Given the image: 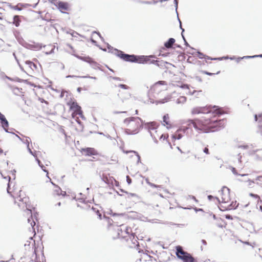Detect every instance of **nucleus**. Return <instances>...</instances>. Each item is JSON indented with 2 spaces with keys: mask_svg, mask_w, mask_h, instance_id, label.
<instances>
[{
  "mask_svg": "<svg viewBox=\"0 0 262 262\" xmlns=\"http://www.w3.org/2000/svg\"><path fill=\"white\" fill-rule=\"evenodd\" d=\"M9 88L12 90L13 93L16 96H19V94H23V89L22 88H19L17 86L12 85L9 83L7 84Z\"/></svg>",
  "mask_w": 262,
  "mask_h": 262,
  "instance_id": "13",
  "label": "nucleus"
},
{
  "mask_svg": "<svg viewBox=\"0 0 262 262\" xmlns=\"http://www.w3.org/2000/svg\"><path fill=\"white\" fill-rule=\"evenodd\" d=\"M91 58L92 57H90L89 56H82V58H80V60L89 63L90 62L89 61L91 59Z\"/></svg>",
  "mask_w": 262,
  "mask_h": 262,
  "instance_id": "45",
  "label": "nucleus"
},
{
  "mask_svg": "<svg viewBox=\"0 0 262 262\" xmlns=\"http://www.w3.org/2000/svg\"><path fill=\"white\" fill-rule=\"evenodd\" d=\"M176 252L175 254L177 258L179 259L182 260V257H185L188 255V252L183 250V247L181 246L178 245L175 247Z\"/></svg>",
  "mask_w": 262,
  "mask_h": 262,
  "instance_id": "11",
  "label": "nucleus"
},
{
  "mask_svg": "<svg viewBox=\"0 0 262 262\" xmlns=\"http://www.w3.org/2000/svg\"><path fill=\"white\" fill-rule=\"evenodd\" d=\"M196 51V53H197V57L199 58V59H207L206 58V56H208L207 55L204 54V53H202L201 52H200V51L199 50H195Z\"/></svg>",
  "mask_w": 262,
  "mask_h": 262,
  "instance_id": "39",
  "label": "nucleus"
},
{
  "mask_svg": "<svg viewBox=\"0 0 262 262\" xmlns=\"http://www.w3.org/2000/svg\"><path fill=\"white\" fill-rule=\"evenodd\" d=\"M97 34L98 35V37H100V38L101 39L102 41H103L104 43V42H105L104 41V38L102 36V35H101L99 31H93L92 32V34Z\"/></svg>",
  "mask_w": 262,
  "mask_h": 262,
  "instance_id": "48",
  "label": "nucleus"
},
{
  "mask_svg": "<svg viewBox=\"0 0 262 262\" xmlns=\"http://www.w3.org/2000/svg\"><path fill=\"white\" fill-rule=\"evenodd\" d=\"M40 18L43 20H45L47 22H51V23H53L54 21H55V19H48L46 17H44L42 15H40Z\"/></svg>",
  "mask_w": 262,
  "mask_h": 262,
  "instance_id": "52",
  "label": "nucleus"
},
{
  "mask_svg": "<svg viewBox=\"0 0 262 262\" xmlns=\"http://www.w3.org/2000/svg\"><path fill=\"white\" fill-rule=\"evenodd\" d=\"M173 3H174V8H175V10H176V12L177 13V19L179 21H181L180 19L179 18V16H178V2L177 1V0H174L173 1Z\"/></svg>",
  "mask_w": 262,
  "mask_h": 262,
  "instance_id": "43",
  "label": "nucleus"
},
{
  "mask_svg": "<svg viewBox=\"0 0 262 262\" xmlns=\"http://www.w3.org/2000/svg\"><path fill=\"white\" fill-rule=\"evenodd\" d=\"M21 190H19V195L18 197L19 198V201H21L23 202V204L24 205L26 208V210L29 211L30 213H31V215H33V213L34 212H36L35 211V208L34 207H33L31 206L30 204H27L26 200L25 201V198H21Z\"/></svg>",
  "mask_w": 262,
  "mask_h": 262,
  "instance_id": "8",
  "label": "nucleus"
},
{
  "mask_svg": "<svg viewBox=\"0 0 262 262\" xmlns=\"http://www.w3.org/2000/svg\"><path fill=\"white\" fill-rule=\"evenodd\" d=\"M183 135L180 134H173L171 136V138L174 140H180L183 137Z\"/></svg>",
  "mask_w": 262,
  "mask_h": 262,
  "instance_id": "44",
  "label": "nucleus"
},
{
  "mask_svg": "<svg viewBox=\"0 0 262 262\" xmlns=\"http://www.w3.org/2000/svg\"><path fill=\"white\" fill-rule=\"evenodd\" d=\"M55 189L53 191V194L57 196L61 195L63 197H64L67 195V193L66 191H63L60 187L57 186Z\"/></svg>",
  "mask_w": 262,
  "mask_h": 262,
  "instance_id": "17",
  "label": "nucleus"
},
{
  "mask_svg": "<svg viewBox=\"0 0 262 262\" xmlns=\"http://www.w3.org/2000/svg\"><path fill=\"white\" fill-rule=\"evenodd\" d=\"M31 140L30 137H25V144L27 146V148L28 151L29 152L30 154L31 155H33V151L32 150L31 148L30 147V144L31 143Z\"/></svg>",
  "mask_w": 262,
  "mask_h": 262,
  "instance_id": "21",
  "label": "nucleus"
},
{
  "mask_svg": "<svg viewBox=\"0 0 262 262\" xmlns=\"http://www.w3.org/2000/svg\"><path fill=\"white\" fill-rule=\"evenodd\" d=\"M3 3L6 4L11 9H13L14 10H17V11H21L22 10L21 8L18 7V5H17L14 6V5H12V4L8 3V2H4Z\"/></svg>",
  "mask_w": 262,
  "mask_h": 262,
  "instance_id": "31",
  "label": "nucleus"
},
{
  "mask_svg": "<svg viewBox=\"0 0 262 262\" xmlns=\"http://www.w3.org/2000/svg\"><path fill=\"white\" fill-rule=\"evenodd\" d=\"M163 224L165 225H176L178 227H183L185 226L184 224H176L171 222H165Z\"/></svg>",
  "mask_w": 262,
  "mask_h": 262,
  "instance_id": "40",
  "label": "nucleus"
},
{
  "mask_svg": "<svg viewBox=\"0 0 262 262\" xmlns=\"http://www.w3.org/2000/svg\"><path fill=\"white\" fill-rule=\"evenodd\" d=\"M81 152L85 156H92L98 155L97 151L92 147H85L81 148Z\"/></svg>",
  "mask_w": 262,
  "mask_h": 262,
  "instance_id": "9",
  "label": "nucleus"
},
{
  "mask_svg": "<svg viewBox=\"0 0 262 262\" xmlns=\"http://www.w3.org/2000/svg\"><path fill=\"white\" fill-rule=\"evenodd\" d=\"M170 98L169 97H165L163 99H159V100H158L157 102V104L158 103H161V104H163V103H165V102H168Z\"/></svg>",
  "mask_w": 262,
  "mask_h": 262,
  "instance_id": "46",
  "label": "nucleus"
},
{
  "mask_svg": "<svg viewBox=\"0 0 262 262\" xmlns=\"http://www.w3.org/2000/svg\"><path fill=\"white\" fill-rule=\"evenodd\" d=\"M25 44L26 45H23V46L28 49L34 50L33 43L30 44L26 42Z\"/></svg>",
  "mask_w": 262,
  "mask_h": 262,
  "instance_id": "49",
  "label": "nucleus"
},
{
  "mask_svg": "<svg viewBox=\"0 0 262 262\" xmlns=\"http://www.w3.org/2000/svg\"><path fill=\"white\" fill-rule=\"evenodd\" d=\"M201 92H202V91H197L195 90H194L192 92H191L190 90H189L187 94H189L190 95H193L195 94V93H199Z\"/></svg>",
  "mask_w": 262,
  "mask_h": 262,
  "instance_id": "57",
  "label": "nucleus"
},
{
  "mask_svg": "<svg viewBox=\"0 0 262 262\" xmlns=\"http://www.w3.org/2000/svg\"><path fill=\"white\" fill-rule=\"evenodd\" d=\"M34 50L38 51L40 50L43 47L44 48L47 47L46 45L43 46L41 43L35 42L33 41Z\"/></svg>",
  "mask_w": 262,
  "mask_h": 262,
  "instance_id": "27",
  "label": "nucleus"
},
{
  "mask_svg": "<svg viewBox=\"0 0 262 262\" xmlns=\"http://www.w3.org/2000/svg\"><path fill=\"white\" fill-rule=\"evenodd\" d=\"M206 58L207 59H209V60H221V57H210V56H206Z\"/></svg>",
  "mask_w": 262,
  "mask_h": 262,
  "instance_id": "55",
  "label": "nucleus"
},
{
  "mask_svg": "<svg viewBox=\"0 0 262 262\" xmlns=\"http://www.w3.org/2000/svg\"><path fill=\"white\" fill-rule=\"evenodd\" d=\"M239 204L237 203L236 201H232L231 204L227 207L225 208V210H221L220 209V210L221 211H225L227 210H235L238 207Z\"/></svg>",
  "mask_w": 262,
  "mask_h": 262,
  "instance_id": "18",
  "label": "nucleus"
},
{
  "mask_svg": "<svg viewBox=\"0 0 262 262\" xmlns=\"http://www.w3.org/2000/svg\"><path fill=\"white\" fill-rule=\"evenodd\" d=\"M89 61V63L92 68L95 69H99V63L96 62L93 58Z\"/></svg>",
  "mask_w": 262,
  "mask_h": 262,
  "instance_id": "30",
  "label": "nucleus"
},
{
  "mask_svg": "<svg viewBox=\"0 0 262 262\" xmlns=\"http://www.w3.org/2000/svg\"><path fill=\"white\" fill-rule=\"evenodd\" d=\"M225 217L226 219L229 220H233V219L232 215H231L229 214H227L225 215Z\"/></svg>",
  "mask_w": 262,
  "mask_h": 262,
  "instance_id": "64",
  "label": "nucleus"
},
{
  "mask_svg": "<svg viewBox=\"0 0 262 262\" xmlns=\"http://www.w3.org/2000/svg\"><path fill=\"white\" fill-rule=\"evenodd\" d=\"M107 213L113 217H123L127 215L125 212L124 213H115L113 212L112 209H110Z\"/></svg>",
  "mask_w": 262,
  "mask_h": 262,
  "instance_id": "24",
  "label": "nucleus"
},
{
  "mask_svg": "<svg viewBox=\"0 0 262 262\" xmlns=\"http://www.w3.org/2000/svg\"><path fill=\"white\" fill-rule=\"evenodd\" d=\"M169 115L168 114H166L164 115L163 116V122H162V124L164 126H165V125H169L170 122L169 121ZM166 127L167 129L171 128L170 126H167Z\"/></svg>",
  "mask_w": 262,
  "mask_h": 262,
  "instance_id": "22",
  "label": "nucleus"
},
{
  "mask_svg": "<svg viewBox=\"0 0 262 262\" xmlns=\"http://www.w3.org/2000/svg\"><path fill=\"white\" fill-rule=\"evenodd\" d=\"M183 262H198L197 258L193 257L192 255L188 253V255H186L185 257H182Z\"/></svg>",
  "mask_w": 262,
  "mask_h": 262,
  "instance_id": "16",
  "label": "nucleus"
},
{
  "mask_svg": "<svg viewBox=\"0 0 262 262\" xmlns=\"http://www.w3.org/2000/svg\"><path fill=\"white\" fill-rule=\"evenodd\" d=\"M104 43L106 45L107 48L108 49V52L109 53L113 54L114 51H115L117 52L116 53H119V51H121V50H118L111 46L108 42H104Z\"/></svg>",
  "mask_w": 262,
  "mask_h": 262,
  "instance_id": "25",
  "label": "nucleus"
},
{
  "mask_svg": "<svg viewBox=\"0 0 262 262\" xmlns=\"http://www.w3.org/2000/svg\"><path fill=\"white\" fill-rule=\"evenodd\" d=\"M187 126H182L180 130L185 133L188 129L194 127L199 133H209L217 131L225 126V121L217 119H211L210 117L189 119L187 121Z\"/></svg>",
  "mask_w": 262,
  "mask_h": 262,
  "instance_id": "1",
  "label": "nucleus"
},
{
  "mask_svg": "<svg viewBox=\"0 0 262 262\" xmlns=\"http://www.w3.org/2000/svg\"><path fill=\"white\" fill-rule=\"evenodd\" d=\"M187 98L185 96H181L176 100L177 104L184 103L186 102Z\"/></svg>",
  "mask_w": 262,
  "mask_h": 262,
  "instance_id": "37",
  "label": "nucleus"
},
{
  "mask_svg": "<svg viewBox=\"0 0 262 262\" xmlns=\"http://www.w3.org/2000/svg\"><path fill=\"white\" fill-rule=\"evenodd\" d=\"M38 213L37 212H36L33 213V215H31L30 217L28 219V223L30 224L32 231L34 232V235H36L35 229L36 223L34 221V219L38 222Z\"/></svg>",
  "mask_w": 262,
  "mask_h": 262,
  "instance_id": "10",
  "label": "nucleus"
},
{
  "mask_svg": "<svg viewBox=\"0 0 262 262\" xmlns=\"http://www.w3.org/2000/svg\"><path fill=\"white\" fill-rule=\"evenodd\" d=\"M25 63L26 64H27L29 66V67L32 71H33L34 69H37V64H35L33 62V61H32L31 60H26V61H25Z\"/></svg>",
  "mask_w": 262,
  "mask_h": 262,
  "instance_id": "26",
  "label": "nucleus"
},
{
  "mask_svg": "<svg viewBox=\"0 0 262 262\" xmlns=\"http://www.w3.org/2000/svg\"><path fill=\"white\" fill-rule=\"evenodd\" d=\"M136 120H139L140 122H142L143 121V120L140 117H130L125 118L123 122L125 124H126L127 125H128L131 122L135 121Z\"/></svg>",
  "mask_w": 262,
  "mask_h": 262,
  "instance_id": "19",
  "label": "nucleus"
},
{
  "mask_svg": "<svg viewBox=\"0 0 262 262\" xmlns=\"http://www.w3.org/2000/svg\"><path fill=\"white\" fill-rule=\"evenodd\" d=\"M126 182L127 183V184L128 185H130L132 184V179L128 176H127L126 177Z\"/></svg>",
  "mask_w": 262,
  "mask_h": 262,
  "instance_id": "63",
  "label": "nucleus"
},
{
  "mask_svg": "<svg viewBox=\"0 0 262 262\" xmlns=\"http://www.w3.org/2000/svg\"><path fill=\"white\" fill-rule=\"evenodd\" d=\"M67 105L69 106L70 110L76 112V113L81 110V107L78 104L76 100L69 101L67 102Z\"/></svg>",
  "mask_w": 262,
  "mask_h": 262,
  "instance_id": "12",
  "label": "nucleus"
},
{
  "mask_svg": "<svg viewBox=\"0 0 262 262\" xmlns=\"http://www.w3.org/2000/svg\"><path fill=\"white\" fill-rule=\"evenodd\" d=\"M15 131L16 133H18V134L21 136V137H20V136H18V135H16V134H14V135H15V136H16V137H17V138H18L20 141H21L24 144H25V137H26V136H25V135H24L21 134V133H20L19 132H18V131L16 130H15Z\"/></svg>",
  "mask_w": 262,
  "mask_h": 262,
  "instance_id": "34",
  "label": "nucleus"
},
{
  "mask_svg": "<svg viewBox=\"0 0 262 262\" xmlns=\"http://www.w3.org/2000/svg\"><path fill=\"white\" fill-rule=\"evenodd\" d=\"M76 114H78L83 120H86V118L83 114L82 108H81V110L79 111Z\"/></svg>",
  "mask_w": 262,
  "mask_h": 262,
  "instance_id": "50",
  "label": "nucleus"
},
{
  "mask_svg": "<svg viewBox=\"0 0 262 262\" xmlns=\"http://www.w3.org/2000/svg\"><path fill=\"white\" fill-rule=\"evenodd\" d=\"M147 57V59H145L146 62L144 63V64L149 63L155 64L159 67H163L165 66V64H168V63L166 61H164L163 60H155L151 59V58L155 57L153 55L146 56Z\"/></svg>",
  "mask_w": 262,
  "mask_h": 262,
  "instance_id": "5",
  "label": "nucleus"
},
{
  "mask_svg": "<svg viewBox=\"0 0 262 262\" xmlns=\"http://www.w3.org/2000/svg\"><path fill=\"white\" fill-rule=\"evenodd\" d=\"M22 16H20V15H15L13 17V21L12 22H10V21H7L6 20H5V21L8 24H13V25H15V27H18L20 25V23L21 22L20 18Z\"/></svg>",
  "mask_w": 262,
  "mask_h": 262,
  "instance_id": "14",
  "label": "nucleus"
},
{
  "mask_svg": "<svg viewBox=\"0 0 262 262\" xmlns=\"http://www.w3.org/2000/svg\"><path fill=\"white\" fill-rule=\"evenodd\" d=\"M179 86L182 89H189L190 85L187 83H182Z\"/></svg>",
  "mask_w": 262,
  "mask_h": 262,
  "instance_id": "51",
  "label": "nucleus"
},
{
  "mask_svg": "<svg viewBox=\"0 0 262 262\" xmlns=\"http://www.w3.org/2000/svg\"><path fill=\"white\" fill-rule=\"evenodd\" d=\"M75 121L79 124L80 128H76V130L83 132L84 129V125L78 118H75Z\"/></svg>",
  "mask_w": 262,
  "mask_h": 262,
  "instance_id": "32",
  "label": "nucleus"
},
{
  "mask_svg": "<svg viewBox=\"0 0 262 262\" xmlns=\"http://www.w3.org/2000/svg\"><path fill=\"white\" fill-rule=\"evenodd\" d=\"M181 36H182V37L183 38V40H184V45L187 47H189L191 50H196V49L192 47H191L189 44L188 43V42L187 41L185 36H184V33H181Z\"/></svg>",
  "mask_w": 262,
  "mask_h": 262,
  "instance_id": "38",
  "label": "nucleus"
},
{
  "mask_svg": "<svg viewBox=\"0 0 262 262\" xmlns=\"http://www.w3.org/2000/svg\"><path fill=\"white\" fill-rule=\"evenodd\" d=\"M201 72L202 73L204 74H205V75H208V76H213V75H214L215 74L217 75V74H220L221 71H219L216 73H211V72H208L207 71L201 70Z\"/></svg>",
  "mask_w": 262,
  "mask_h": 262,
  "instance_id": "42",
  "label": "nucleus"
},
{
  "mask_svg": "<svg viewBox=\"0 0 262 262\" xmlns=\"http://www.w3.org/2000/svg\"><path fill=\"white\" fill-rule=\"evenodd\" d=\"M47 48H51V50L49 51H46L45 52V54L47 55H50V54H52L53 53H54V49L55 48V46H52L51 45H49Z\"/></svg>",
  "mask_w": 262,
  "mask_h": 262,
  "instance_id": "41",
  "label": "nucleus"
},
{
  "mask_svg": "<svg viewBox=\"0 0 262 262\" xmlns=\"http://www.w3.org/2000/svg\"><path fill=\"white\" fill-rule=\"evenodd\" d=\"M249 196H250L254 199H257V198H259V196L258 194H255V193H253L252 192L249 193Z\"/></svg>",
  "mask_w": 262,
  "mask_h": 262,
  "instance_id": "62",
  "label": "nucleus"
},
{
  "mask_svg": "<svg viewBox=\"0 0 262 262\" xmlns=\"http://www.w3.org/2000/svg\"><path fill=\"white\" fill-rule=\"evenodd\" d=\"M149 186H151L152 188H161L162 187L161 185H158L152 183H151L150 184H149Z\"/></svg>",
  "mask_w": 262,
  "mask_h": 262,
  "instance_id": "60",
  "label": "nucleus"
},
{
  "mask_svg": "<svg viewBox=\"0 0 262 262\" xmlns=\"http://www.w3.org/2000/svg\"><path fill=\"white\" fill-rule=\"evenodd\" d=\"M70 31L72 32V33H71V35L72 37H75L76 36L75 35V34H77V35H80L81 37L84 38V36L83 35H80V34H79L77 32L72 30V29H70Z\"/></svg>",
  "mask_w": 262,
  "mask_h": 262,
  "instance_id": "54",
  "label": "nucleus"
},
{
  "mask_svg": "<svg viewBox=\"0 0 262 262\" xmlns=\"http://www.w3.org/2000/svg\"><path fill=\"white\" fill-rule=\"evenodd\" d=\"M118 86L122 89H124V90H127L129 89V86H127V85H125L124 84H122V83H120L118 85Z\"/></svg>",
  "mask_w": 262,
  "mask_h": 262,
  "instance_id": "53",
  "label": "nucleus"
},
{
  "mask_svg": "<svg viewBox=\"0 0 262 262\" xmlns=\"http://www.w3.org/2000/svg\"><path fill=\"white\" fill-rule=\"evenodd\" d=\"M117 231H118L117 236L116 237H113L114 239L119 238L120 237V233L122 232V230L121 228H118Z\"/></svg>",
  "mask_w": 262,
  "mask_h": 262,
  "instance_id": "56",
  "label": "nucleus"
},
{
  "mask_svg": "<svg viewBox=\"0 0 262 262\" xmlns=\"http://www.w3.org/2000/svg\"><path fill=\"white\" fill-rule=\"evenodd\" d=\"M143 128V124H141V125H139V127L138 126V128H136L134 130H130V129H125V133L127 135H135V134H138L141 129H142Z\"/></svg>",
  "mask_w": 262,
  "mask_h": 262,
  "instance_id": "15",
  "label": "nucleus"
},
{
  "mask_svg": "<svg viewBox=\"0 0 262 262\" xmlns=\"http://www.w3.org/2000/svg\"><path fill=\"white\" fill-rule=\"evenodd\" d=\"M132 152L134 153L138 158L137 164L139 163L142 164V163L141 162V157H140V156L139 155V153L137 151H132Z\"/></svg>",
  "mask_w": 262,
  "mask_h": 262,
  "instance_id": "47",
  "label": "nucleus"
},
{
  "mask_svg": "<svg viewBox=\"0 0 262 262\" xmlns=\"http://www.w3.org/2000/svg\"><path fill=\"white\" fill-rule=\"evenodd\" d=\"M5 77L6 79H7L10 81H12L20 82V81H21V78L17 77H11L7 76L6 75H5Z\"/></svg>",
  "mask_w": 262,
  "mask_h": 262,
  "instance_id": "33",
  "label": "nucleus"
},
{
  "mask_svg": "<svg viewBox=\"0 0 262 262\" xmlns=\"http://www.w3.org/2000/svg\"><path fill=\"white\" fill-rule=\"evenodd\" d=\"M141 124L143 125V127L147 129L149 133L151 132V130H156L159 126V125L155 122H145V121L143 120L142 122H140Z\"/></svg>",
  "mask_w": 262,
  "mask_h": 262,
  "instance_id": "7",
  "label": "nucleus"
},
{
  "mask_svg": "<svg viewBox=\"0 0 262 262\" xmlns=\"http://www.w3.org/2000/svg\"><path fill=\"white\" fill-rule=\"evenodd\" d=\"M56 4H57L56 7L61 13H67L63 10L68 11L70 9L69 4L67 2L58 1V2L56 3Z\"/></svg>",
  "mask_w": 262,
  "mask_h": 262,
  "instance_id": "6",
  "label": "nucleus"
},
{
  "mask_svg": "<svg viewBox=\"0 0 262 262\" xmlns=\"http://www.w3.org/2000/svg\"><path fill=\"white\" fill-rule=\"evenodd\" d=\"M231 167V171L232 172V173L234 174V175H236V176H237L238 175V173L237 172V170L235 168L233 167Z\"/></svg>",
  "mask_w": 262,
  "mask_h": 262,
  "instance_id": "61",
  "label": "nucleus"
},
{
  "mask_svg": "<svg viewBox=\"0 0 262 262\" xmlns=\"http://www.w3.org/2000/svg\"><path fill=\"white\" fill-rule=\"evenodd\" d=\"M254 120L258 123H262V113L259 114H255L254 115Z\"/></svg>",
  "mask_w": 262,
  "mask_h": 262,
  "instance_id": "35",
  "label": "nucleus"
},
{
  "mask_svg": "<svg viewBox=\"0 0 262 262\" xmlns=\"http://www.w3.org/2000/svg\"><path fill=\"white\" fill-rule=\"evenodd\" d=\"M176 41V40L173 38H169L168 39L165 41L164 43V46L165 48L169 49L171 48V46Z\"/></svg>",
  "mask_w": 262,
  "mask_h": 262,
  "instance_id": "23",
  "label": "nucleus"
},
{
  "mask_svg": "<svg viewBox=\"0 0 262 262\" xmlns=\"http://www.w3.org/2000/svg\"><path fill=\"white\" fill-rule=\"evenodd\" d=\"M157 84L165 85H167V82L165 81L161 80V81H159L156 83V85H157Z\"/></svg>",
  "mask_w": 262,
  "mask_h": 262,
  "instance_id": "58",
  "label": "nucleus"
},
{
  "mask_svg": "<svg viewBox=\"0 0 262 262\" xmlns=\"http://www.w3.org/2000/svg\"><path fill=\"white\" fill-rule=\"evenodd\" d=\"M17 5H19L23 8H27L29 6H31V5L29 4H24V3H18L17 4Z\"/></svg>",
  "mask_w": 262,
  "mask_h": 262,
  "instance_id": "59",
  "label": "nucleus"
},
{
  "mask_svg": "<svg viewBox=\"0 0 262 262\" xmlns=\"http://www.w3.org/2000/svg\"><path fill=\"white\" fill-rule=\"evenodd\" d=\"M36 161L37 162L38 166L40 167V168L42 169V170L46 173H47V175L49 174V171L46 168L43 164H42L40 161V160H39L38 158H36Z\"/></svg>",
  "mask_w": 262,
  "mask_h": 262,
  "instance_id": "29",
  "label": "nucleus"
},
{
  "mask_svg": "<svg viewBox=\"0 0 262 262\" xmlns=\"http://www.w3.org/2000/svg\"><path fill=\"white\" fill-rule=\"evenodd\" d=\"M115 54L123 61L139 64H144L146 62L145 59L147 58L145 55L128 54L122 51H119V53H115Z\"/></svg>",
  "mask_w": 262,
  "mask_h": 262,
  "instance_id": "3",
  "label": "nucleus"
},
{
  "mask_svg": "<svg viewBox=\"0 0 262 262\" xmlns=\"http://www.w3.org/2000/svg\"><path fill=\"white\" fill-rule=\"evenodd\" d=\"M103 219H105L106 220V221L107 222V225H108V228L110 227L111 226L113 225V223H116V226L118 227L119 226H121L122 225V224H121V225H119L118 224V222H115L112 219H111L110 217L108 216H105L104 215L103 216Z\"/></svg>",
  "mask_w": 262,
  "mask_h": 262,
  "instance_id": "20",
  "label": "nucleus"
},
{
  "mask_svg": "<svg viewBox=\"0 0 262 262\" xmlns=\"http://www.w3.org/2000/svg\"><path fill=\"white\" fill-rule=\"evenodd\" d=\"M13 56H14L16 61L17 62L20 70L25 73H26V72L25 71V70H24L23 67L20 64V63H19V60L18 59L17 57H16V54L15 52H13Z\"/></svg>",
  "mask_w": 262,
  "mask_h": 262,
  "instance_id": "36",
  "label": "nucleus"
},
{
  "mask_svg": "<svg viewBox=\"0 0 262 262\" xmlns=\"http://www.w3.org/2000/svg\"><path fill=\"white\" fill-rule=\"evenodd\" d=\"M0 124L1 127L7 133L14 134L13 131L15 130L13 128H9V123L6 117L0 112Z\"/></svg>",
  "mask_w": 262,
  "mask_h": 262,
  "instance_id": "4",
  "label": "nucleus"
},
{
  "mask_svg": "<svg viewBox=\"0 0 262 262\" xmlns=\"http://www.w3.org/2000/svg\"><path fill=\"white\" fill-rule=\"evenodd\" d=\"M191 114L192 115H196L199 114H212L214 116L217 115L218 116H221L225 114L223 109L218 106H206L205 107H194L191 110Z\"/></svg>",
  "mask_w": 262,
  "mask_h": 262,
  "instance_id": "2",
  "label": "nucleus"
},
{
  "mask_svg": "<svg viewBox=\"0 0 262 262\" xmlns=\"http://www.w3.org/2000/svg\"><path fill=\"white\" fill-rule=\"evenodd\" d=\"M8 178V183L7 184V192L8 194H9L12 197H14L13 195L11 193L12 191H11V184H12V182H11V178L10 176L7 177Z\"/></svg>",
  "mask_w": 262,
  "mask_h": 262,
  "instance_id": "28",
  "label": "nucleus"
}]
</instances>
